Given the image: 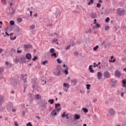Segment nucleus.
I'll list each match as a JSON object with an SVG mask.
<instances>
[{
  "mask_svg": "<svg viewBox=\"0 0 126 126\" xmlns=\"http://www.w3.org/2000/svg\"><path fill=\"white\" fill-rule=\"evenodd\" d=\"M30 16H32V13H33V12H32V11H30Z\"/></svg>",
  "mask_w": 126,
  "mask_h": 126,
  "instance_id": "63",
  "label": "nucleus"
},
{
  "mask_svg": "<svg viewBox=\"0 0 126 126\" xmlns=\"http://www.w3.org/2000/svg\"><path fill=\"white\" fill-rule=\"evenodd\" d=\"M25 60L26 59L24 56L20 57V63H26Z\"/></svg>",
  "mask_w": 126,
  "mask_h": 126,
  "instance_id": "7",
  "label": "nucleus"
},
{
  "mask_svg": "<svg viewBox=\"0 0 126 126\" xmlns=\"http://www.w3.org/2000/svg\"><path fill=\"white\" fill-rule=\"evenodd\" d=\"M17 54H19V53L20 54L22 53V51H21V50H17Z\"/></svg>",
  "mask_w": 126,
  "mask_h": 126,
  "instance_id": "58",
  "label": "nucleus"
},
{
  "mask_svg": "<svg viewBox=\"0 0 126 126\" xmlns=\"http://www.w3.org/2000/svg\"><path fill=\"white\" fill-rule=\"evenodd\" d=\"M65 112H63V113L61 115V117L62 118H64V117H65Z\"/></svg>",
  "mask_w": 126,
  "mask_h": 126,
  "instance_id": "44",
  "label": "nucleus"
},
{
  "mask_svg": "<svg viewBox=\"0 0 126 126\" xmlns=\"http://www.w3.org/2000/svg\"><path fill=\"white\" fill-rule=\"evenodd\" d=\"M1 72H3V68L2 67H0V74Z\"/></svg>",
  "mask_w": 126,
  "mask_h": 126,
  "instance_id": "45",
  "label": "nucleus"
},
{
  "mask_svg": "<svg viewBox=\"0 0 126 126\" xmlns=\"http://www.w3.org/2000/svg\"><path fill=\"white\" fill-rule=\"evenodd\" d=\"M51 57H55V58H57V53L53 52V53H52L51 55Z\"/></svg>",
  "mask_w": 126,
  "mask_h": 126,
  "instance_id": "36",
  "label": "nucleus"
},
{
  "mask_svg": "<svg viewBox=\"0 0 126 126\" xmlns=\"http://www.w3.org/2000/svg\"><path fill=\"white\" fill-rule=\"evenodd\" d=\"M56 70L61 72V71H62V67L60 66H58L56 68Z\"/></svg>",
  "mask_w": 126,
  "mask_h": 126,
  "instance_id": "26",
  "label": "nucleus"
},
{
  "mask_svg": "<svg viewBox=\"0 0 126 126\" xmlns=\"http://www.w3.org/2000/svg\"><path fill=\"white\" fill-rule=\"evenodd\" d=\"M10 39L12 40V41H14V40H15V39H16V36H14L13 37H12L11 36L10 37Z\"/></svg>",
  "mask_w": 126,
  "mask_h": 126,
  "instance_id": "38",
  "label": "nucleus"
},
{
  "mask_svg": "<svg viewBox=\"0 0 126 126\" xmlns=\"http://www.w3.org/2000/svg\"><path fill=\"white\" fill-rule=\"evenodd\" d=\"M26 88H27V87H24V91H23L24 93H25Z\"/></svg>",
  "mask_w": 126,
  "mask_h": 126,
  "instance_id": "55",
  "label": "nucleus"
},
{
  "mask_svg": "<svg viewBox=\"0 0 126 126\" xmlns=\"http://www.w3.org/2000/svg\"><path fill=\"white\" fill-rule=\"evenodd\" d=\"M35 99H40V95L39 94H36L35 95Z\"/></svg>",
  "mask_w": 126,
  "mask_h": 126,
  "instance_id": "40",
  "label": "nucleus"
},
{
  "mask_svg": "<svg viewBox=\"0 0 126 126\" xmlns=\"http://www.w3.org/2000/svg\"><path fill=\"white\" fill-rule=\"evenodd\" d=\"M75 119H76V120H79V119H80V115L78 114H75Z\"/></svg>",
  "mask_w": 126,
  "mask_h": 126,
  "instance_id": "29",
  "label": "nucleus"
},
{
  "mask_svg": "<svg viewBox=\"0 0 126 126\" xmlns=\"http://www.w3.org/2000/svg\"><path fill=\"white\" fill-rule=\"evenodd\" d=\"M71 83L72 85H73V86H75V85L77 84V79H74L73 80H71Z\"/></svg>",
  "mask_w": 126,
  "mask_h": 126,
  "instance_id": "8",
  "label": "nucleus"
},
{
  "mask_svg": "<svg viewBox=\"0 0 126 126\" xmlns=\"http://www.w3.org/2000/svg\"><path fill=\"white\" fill-rule=\"evenodd\" d=\"M48 102L50 103L51 105H53L54 104V99H49Z\"/></svg>",
  "mask_w": 126,
  "mask_h": 126,
  "instance_id": "31",
  "label": "nucleus"
},
{
  "mask_svg": "<svg viewBox=\"0 0 126 126\" xmlns=\"http://www.w3.org/2000/svg\"><path fill=\"white\" fill-rule=\"evenodd\" d=\"M3 96L2 95H0V104L1 103H3L4 100H3Z\"/></svg>",
  "mask_w": 126,
  "mask_h": 126,
  "instance_id": "25",
  "label": "nucleus"
},
{
  "mask_svg": "<svg viewBox=\"0 0 126 126\" xmlns=\"http://www.w3.org/2000/svg\"><path fill=\"white\" fill-rule=\"evenodd\" d=\"M10 24L11 25H14V21L11 20L10 21Z\"/></svg>",
  "mask_w": 126,
  "mask_h": 126,
  "instance_id": "42",
  "label": "nucleus"
},
{
  "mask_svg": "<svg viewBox=\"0 0 126 126\" xmlns=\"http://www.w3.org/2000/svg\"><path fill=\"white\" fill-rule=\"evenodd\" d=\"M12 108H13V105L10 102L7 105V109H11Z\"/></svg>",
  "mask_w": 126,
  "mask_h": 126,
  "instance_id": "23",
  "label": "nucleus"
},
{
  "mask_svg": "<svg viewBox=\"0 0 126 126\" xmlns=\"http://www.w3.org/2000/svg\"><path fill=\"white\" fill-rule=\"evenodd\" d=\"M12 112L13 113H14L15 112H16V110L15 109H12Z\"/></svg>",
  "mask_w": 126,
  "mask_h": 126,
  "instance_id": "61",
  "label": "nucleus"
},
{
  "mask_svg": "<svg viewBox=\"0 0 126 126\" xmlns=\"http://www.w3.org/2000/svg\"><path fill=\"white\" fill-rule=\"evenodd\" d=\"M28 96L31 102V101H33V99H34V95L32 94L31 93H29Z\"/></svg>",
  "mask_w": 126,
  "mask_h": 126,
  "instance_id": "10",
  "label": "nucleus"
},
{
  "mask_svg": "<svg viewBox=\"0 0 126 126\" xmlns=\"http://www.w3.org/2000/svg\"><path fill=\"white\" fill-rule=\"evenodd\" d=\"M94 67H96V66H98V64H96L95 63H94Z\"/></svg>",
  "mask_w": 126,
  "mask_h": 126,
  "instance_id": "57",
  "label": "nucleus"
},
{
  "mask_svg": "<svg viewBox=\"0 0 126 126\" xmlns=\"http://www.w3.org/2000/svg\"><path fill=\"white\" fill-rule=\"evenodd\" d=\"M37 59H38V57L37 56H34V57L32 58V61L35 62Z\"/></svg>",
  "mask_w": 126,
  "mask_h": 126,
  "instance_id": "47",
  "label": "nucleus"
},
{
  "mask_svg": "<svg viewBox=\"0 0 126 126\" xmlns=\"http://www.w3.org/2000/svg\"><path fill=\"white\" fill-rule=\"evenodd\" d=\"M109 21H110V18L107 17V18L105 19V22L108 23V22H109Z\"/></svg>",
  "mask_w": 126,
  "mask_h": 126,
  "instance_id": "49",
  "label": "nucleus"
},
{
  "mask_svg": "<svg viewBox=\"0 0 126 126\" xmlns=\"http://www.w3.org/2000/svg\"><path fill=\"white\" fill-rule=\"evenodd\" d=\"M55 108L57 109V111L58 112L62 110V108L61 107V104L60 103H56Z\"/></svg>",
  "mask_w": 126,
  "mask_h": 126,
  "instance_id": "4",
  "label": "nucleus"
},
{
  "mask_svg": "<svg viewBox=\"0 0 126 126\" xmlns=\"http://www.w3.org/2000/svg\"><path fill=\"white\" fill-rule=\"evenodd\" d=\"M121 74L122 73L118 70H117L115 72V75H116V76H118L119 78L121 77Z\"/></svg>",
  "mask_w": 126,
  "mask_h": 126,
  "instance_id": "12",
  "label": "nucleus"
},
{
  "mask_svg": "<svg viewBox=\"0 0 126 126\" xmlns=\"http://www.w3.org/2000/svg\"><path fill=\"white\" fill-rule=\"evenodd\" d=\"M110 28V27L108 26H106L105 28V30L106 31H108V30Z\"/></svg>",
  "mask_w": 126,
  "mask_h": 126,
  "instance_id": "48",
  "label": "nucleus"
},
{
  "mask_svg": "<svg viewBox=\"0 0 126 126\" xmlns=\"http://www.w3.org/2000/svg\"><path fill=\"white\" fill-rule=\"evenodd\" d=\"M17 21L19 22V23H21V22H22V18H19L17 19Z\"/></svg>",
  "mask_w": 126,
  "mask_h": 126,
  "instance_id": "33",
  "label": "nucleus"
},
{
  "mask_svg": "<svg viewBox=\"0 0 126 126\" xmlns=\"http://www.w3.org/2000/svg\"><path fill=\"white\" fill-rule=\"evenodd\" d=\"M9 13H10L11 15H14V14H15V10H13L12 6L10 7L9 9Z\"/></svg>",
  "mask_w": 126,
  "mask_h": 126,
  "instance_id": "6",
  "label": "nucleus"
},
{
  "mask_svg": "<svg viewBox=\"0 0 126 126\" xmlns=\"http://www.w3.org/2000/svg\"><path fill=\"white\" fill-rule=\"evenodd\" d=\"M75 45H76V43H75L74 42H72L70 44V46H71L72 47H74V46H75Z\"/></svg>",
  "mask_w": 126,
  "mask_h": 126,
  "instance_id": "35",
  "label": "nucleus"
},
{
  "mask_svg": "<svg viewBox=\"0 0 126 126\" xmlns=\"http://www.w3.org/2000/svg\"><path fill=\"white\" fill-rule=\"evenodd\" d=\"M124 94H125L124 93H121V97H124Z\"/></svg>",
  "mask_w": 126,
  "mask_h": 126,
  "instance_id": "62",
  "label": "nucleus"
},
{
  "mask_svg": "<svg viewBox=\"0 0 126 126\" xmlns=\"http://www.w3.org/2000/svg\"><path fill=\"white\" fill-rule=\"evenodd\" d=\"M57 112H58L57 109H53L50 114L52 117H55V116H57Z\"/></svg>",
  "mask_w": 126,
  "mask_h": 126,
  "instance_id": "9",
  "label": "nucleus"
},
{
  "mask_svg": "<svg viewBox=\"0 0 126 126\" xmlns=\"http://www.w3.org/2000/svg\"><path fill=\"white\" fill-rule=\"evenodd\" d=\"M90 71L91 73H93L94 72V70H93V69H90Z\"/></svg>",
  "mask_w": 126,
  "mask_h": 126,
  "instance_id": "54",
  "label": "nucleus"
},
{
  "mask_svg": "<svg viewBox=\"0 0 126 126\" xmlns=\"http://www.w3.org/2000/svg\"><path fill=\"white\" fill-rule=\"evenodd\" d=\"M63 67H65V70L64 71H63V72H64L66 75H67V74H68V69H69L68 66H66L65 64H63Z\"/></svg>",
  "mask_w": 126,
  "mask_h": 126,
  "instance_id": "5",
  "label": "nucleus"
},
{
  "mask_svg": "<svg viewBox=\"0 0 126 126\" xmlns=\"http://www.w3.org/2000/svg\"><path fill=\"white\" fill-rule=\"evenodd\" d=\"M14 63H20V58L18 57H16V58L15 59H14L13 60Z\"/></svg>",
  "mask_w": 126,
  "mask_h": 126,
  "instance_id": "13",
  "label": "nucleus"
},
{
  "mask_svg": "<svg viewBox=\"0 0 126 126\" xmlns=\"http://www.w3.org/2000/svg\"><path fill=\"white\" fill-rule=\"evenodd\" d=\"M57 12H58V13H55V15H56L55 17V18H58V14H59V12H60V10H57Z\"/></svg>",
  "mask_w": 126,
  "mask_h": 126,
  "instance_id": "41",
  "label": "nucleus"
},
{
  "mask_svg": "<svg viewBox=\"0 0 126 126\" xmlns=\"http://www.w3.org/2000/svg\"><path fill=\"white\" fill-rule=\"evenodd\" d=\"M35 25H32L30 27V29H32V30H34L35 29Z\"/></svg>",
  "mask_w": 126,
  "mask_h": 126,
  "instance_id": "32",
  "label": "nucleus"
},
{
  "mask_svg": "<svg viewBox=\"0 0 126 126\" xmlns=\"http://www.w3.org/2000/svg\"><path fill=\"white\" fill-rule=\"evenodd\" d=\"M86 86H87V89L88 90H89V89H90V87L91 86V85L88 84L86 85Z\"/></svg>",
  "mask_w": 126,
  "mask_h": 126,
  "instance_id": "34",
  "label": "nucleus"
},
{
  "mask_svg": "<svg viewBox=\"0 0 126 126\" xmlns=\"http://www.w3.org/2000/svg\"><path fill=\"white\" fill-rule=\"evenodd\" d=\"M125 13L126 11L125 9L120 8L117 9V14L118 15H119V16H124Z\"/></svg>",
  "mask_w": 126,
  "mask_h": 126,
  "instance_id": "2",
  "label": "nucleus"
},
{
  "mask_svg": "<svg viewBox=\"0 0 126 126\" xmlns=\"http://www.w3.org/2000/svg\"><path fill=\"white\" fill-rule=\"evenodd\" d=\"M111 81L112 84H116L117 83V80L114 78H112Z\"/></svg>",
  "mask_w": 126,
  "mask_h": 126,
  "instance_id": "24",
  "label": "nucleus"
},
{
  "mask_svg": "<svg viewBox=\"0 0 126 126\" xmlns=\"http://www.w3.org/2000/svg\"><path fill=\"white\" fill-rule=\"evenodd\" d=\"M89 70H90V69H92V65H90L89 66Z\"/></svg>",
  "mask_w": 126,
  "mask_h": 126,
  "instance_id": "59",
  "label": "nucleus"
},
{
  "mask_svg": "<svg viewBox=\"0 0 126 126\" xmlns=\"http://www.w3.org/2000/svg\"><path fill=\"white\" fill-rule=\"evenodd\" d=\"M50 53H55V49H54V48H51V49H50Z\"/></svg>",
  "mask_w": 126,
  "mask_h": 126,
  "instance_id": "37",
  "label": "nucleus"
},
{
  "mask_svg": "<svg viewBox=\"0 0 126 126\" xmlns=\"http://www.w3.org/2000/svg\"><path fill=\"white\" fill-rule=\"evenodd\" d=\"M63 87H64V88H67V89H68L70 86L68 84V83H64L63 84Z\"/></svg>",
  "mask_w": 126,
  "mask_h": 126,
  "instance_id": "19",
  "label": "nucleus"
},
{
  "mask_svg": "<svg viewBox=\"0 0 126 126\" xmlns=\"http://www.w3.org/2000/svg\"><path fill=\"white\" fill-rule=\"evenodd\" d=\"M54 75H55L56 76H60V75L61 74L62 75V74H61V72H60V71H56L55 72H54Z\"/></svg>",
  "mask_w": 126,
  "mask_h": 126,
  "instance_id": "17",
  "label": "nucleus"
},
{
  "mask_svg": "<svg viewBox=\"0 0 126 126\" xmlns=\"http://www.w3.org/2000/svg\"><path fill=\"white\" fill-rule=\"evenodd\" d=\"M21 76H22L23 80L24 83H26V82H27V78L24 77V75H23V74H22Z\"/></svg>",
  "mask_w": 126,
  "mask_h": 126,
  "instance_id": "22",
  "label": "nucleus"
},
{
  "mask_svg": "<svg viewBox=\"0 0 126 126\" xmlns=\"http://www.w3.org/2000/svg\"><path fill=\"white\" fill-rule=\"evenodd\" d=\"M91 18L94 19V18H96L97 17V15L95 13L92 12L91 14Z\"/></svg>",
  "mask_w": 126,
  "mask_h": 126,
  "instance_id": "20",
  "label": "nucleus"
},
{
  "mask_svg": "<svg viewBox=\"0 0 126 126\" xmlns=\"http://www.w3.org/2000/svg\"><path fill=\"white\" fill-rule=\"evenodd\" d=\"M101 7V4L97 3L96 4V7Z\"/></svg>",
  "mask_w": 126,
  "mask_h": 126,
  "instance_id": "51",
  "label": "nucleus"
},
{
  "mask_svg": "<svg viewBox=\"0 0 126 126\" xmlns=\"http://www.w3.org/2000/svg\"><path fill=\"white\" fill-rule=\"evenodd\" d=\"M95 27H96V28H99V27H100V24H96L95 25Z\"/></svg>",
  "mask_w": 126,
  "mask_h": 126,
  "instance_id": "52",
  "label": "nucleus"
},
{
  "mask_svg": "<svg viewBox=\"0 0 126 126\" xmlns=\"http://www.w3.org/2000/svg\"><path fill=\"white\" fill-rule=\"evenodd\" d=\"M16 28V32H20V28H19V27H18V26H16L15 27Z\"/></svg>",
  "mask_w": 126,
  "mask_h": 126,
  "instance_id": "27",
  "label": "nucleus"
},
{
  "mask_svg": "<svg viewBox=\"0 0 126 126\" xmlns=\"http://www.w3.org/2000/svg\"><path fill=\"white\" fill-rule=\"evenodd\" d=\"M5 64L7 65V68H10L12 66V64L9 63L8 62H5Z\"/></svg>",
  "mask_w": 126,
  "mask_h": 126,
  "instance_id": "16",
  "label": "nucleus"
},
{
  "mask_svg": "<svg viewBox=\"0 0 126 126\" xmlns=\"http://www.w3.org/2000/svg\"><path fill=\"white\" fill-rule=\"evenodd\" d=\"M103 76L105 78H110L111 77V74L108 71H105L103 73Z\"/></svg>",
  "mask_w": 126,
  "mask_h": 126,
  "instance_id": "3",
  "label": "nucleus"
},
{
  "mask_svg": "<svg viewBox=\"0 0 126 126\" xmlns=\"http://www.w3.org/2000/svg\"><path fill=\"white\" fill-rule=\"evenodd\" d=\"M57 62L58 63H62V61L60 60V59H57Z\"/></svg>",
  "mask_w": 126,
  "mask_h": 126,
  "instance_id": "46",
  "label": "nucleus"
},
{
  "mask_svg": "<svg viewBox=\"0 0 126 126\" xmlns=\"http://www.w3.org/2000/svg\"><path fill=\"white\" fill-rule=\"evenodd\" d=\"M63 90H64V91H65V92H67V91L68 90V89L67 88H63Z\"/></svg>",
  "mask_w": 126,
  "mask_h": 126,
  "instance_id": "53",
  "label": "nucleus"
},
{
  "mask_svg": "<svg viewBox=\"0 0 126 126\" xmlns=\"http://www.w3.org/2000/svg\"><path fill=\"white\" fill-rule=\"evenodd\" d=\"M47 104L48 102L46 100H43L40 104L41 108V111L43 112L44 110L47 109Z\"/></svg>",
  "mask_w": 126,
  "mask_h": 126,
  "instance_id": "1",
  "label": "nucleus"
},
{
  "mask_svg": "<svg viewBox=\"0 0 126 126\" xmlns=\"http://www.w3.org/2000/svg\"><path fill=\"white\" fill-rule=\"evenodd\" d=\"M108 113L111 115V116H114V115H115V114L116 113V112L114 111L113 109H111L109 111Z\"/></svg>",
  "mask_w": 126,
  "mask_h": 126,
  "instance_id": "15",
  "label": "nucleus"
},
{
  "mask_svg": "<svg viewBox=\"0 0 126 126\" xmlns=\"http://www.w3.org/2000/svg\"><path fill=\"white\" fill-rule=\"evenodd\" d=\"M46 63H48V61H47V60H46L42 63V64H43V65H45V64H46Z\"/></svg>",
  "mask_w": 126,
  "mask_h": 126,
  "instance_id": "39",
  "label": "nucleus"
},
{
  "mask_svg": "<svg viewBox=\"0 0 126 126\" xmlns=\"http://www.w3.org/2000/svg\"><path fill=\"white\" fill-rule=\"evenodd\" d=\"M70 45H68L66 47V48H65V49L67 50V51H68V50H69L70 49Z\"/></svg>",
  "mask_w": 126,
  "mask_h": 126,
  "instance_id": "43",
  "label": "nucleus"
},
{
  "mask_svg": "<svg viewBox=\"0 0 126 126\" xmlns=\"http://www.w3.org/2000/svg\"><path fill=\"white\" fill-rule=\"evenodd\" d=\"M14 125L15 126H18V123H17V122H15Z\"/></svg>",
  "mask_w": 126,
  "mask_h": 126,
  "instance_id": "56",
  "label": "nucleus"
},
{
  "mask_svg": "<svg viewBox=\"0 0 126 126\" xmlns=\"http://www.w3.org/2000/svg\"><path fill=\"white\" fill-rule=\"evenodd\" d=\"M97 78L99 80H100V79H101V78L103 77V75H102V73H101V72H98L97 73Z\"/></svg>",
  "mask_w": 126,
  "mask_h": 126,
  "instance_id": "14",
  "label": "nucleus"
},
{
  "mask_svg": "<svg viewBox=\"0 0 126 126\" xmlns=\"http://www.w3.org/2000/svg\"><path fill=\"white\" fill-rule=\"evenodd\" d=\"M59 40L57 39H54L52 40V43H55L56 42H58Z\"/></svg>",
  "mask_w": 126,
  "mask_h": 126,
  "instance_id": "50",
  "label": "nucleus"
},
{
  "mask_svg": "<svg viewBox=\"0 0 126 126\" xmlns=\"http://www.w3.org/2000/svg\"><path fill=\"white\" fill-rule=\"evenodd\" d=\"M24 48L25 49H30L31 48H32V45H31V44L25 45Z\"/></svg>",
  "mask_w": 126,
  "mask_h": 126,
  "instance_id": "21",
  "label": "nucleus"
},
{
  "mask_svg": "<svg viewBox=\"0 0 126 126\" xmlns=\"http://www.w3.org/2000/svg\"><path fill=\"white\" fill-rule=\"evenodd\" d=\"M82 110H83V112H85V113H88V109H87V108H86L85 107H83L82 108Z\"/></svg>",
  "mask_w": 126,
  "mask_h": 126,
  "instance_id": "30",
  "label": "nucleus"
},
{
  "mask_svg": "<svg viewBox=\"0 0 126 126\" xmlns=\"http://www.w3.org/2000/svg\"><path fill=\"white\" fill-rule=\"evenodd\" d=\"M98 48H99V45H96L94 47L93 51H94V52H96V51H97V50H98Z\"/></svg>",
  "mask_w": 126,
  "mask_h": 126,
  "instance_id": "28",
  "label": "nucleus"
},
{
  "mask_svg": "<svg viewBox=\"0 0 126 126\" xmlns=\"http://www.w3.org/2000/svg\"><path fill=\"white\" fill-rule=\"evenodd\" d=\"M15 53H16V50L15 49H13L12 48L11 52L10 53V56H11L12 57V56H13V55H14Z\"/></svg>",
  "mask_w": 126,
  "mask_h": 126,
  "instance_id": "18",
  "label": "nucleus"
},
{
  "mask_svg": "<svg viewBox=\"0 0 126 126\" xmlns=\"http://www.w3.org/2000/svg\"><path fill=\"white\" fill-rule=\"evenodd\" d=\"M74 55L75 56H78V53L77 52H74Z\"/></svg>",
  "mask_w": 126,
  "mask_h": 126,
  "instance_id": "60",
  "label": "nucleus"
},
{
  "mask_svg": "<svg viewBox=\"0 0 126 126\" xmlns=\"http://www.w3.org/2000/svg\"><path fill=\"white\" fill-rule=\"evenodd\" d=\"M80 93H84V91H82L81 90H80Z\"/></svg>",
  "mask_w": 126,
  "mask_h": 126,
  "instance_id": "64",
  "label": "nucleus"
},
{
  "mask_svg": "<svg viewBox=\"0 0 126 126\" xmlns=\"http://www.w3.org/2000/svg\"><path fill=\"white\" fill-rule=\"evenodd\" d=\"M26 58L27 60H31L32 59V55L30 53H27L26 55Z\"/></svg>",
  "mask_w": 126,
  "mask_h": 126,
  "instance_id": "11",
  "label": "nucleus"
}]
</instances>
